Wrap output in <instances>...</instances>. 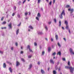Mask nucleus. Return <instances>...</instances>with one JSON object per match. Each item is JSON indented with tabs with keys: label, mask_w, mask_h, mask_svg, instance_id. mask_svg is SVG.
Listing matches in <instances>:
<instances>
[{
	"label": "nucleus",
	"mask_w": 74,
	"mask_h": 74,
	"mask_svg": "<svg viewBox=\"0 0 74 74\" xmlns=\"http://www.w3.org/2000/svg\"><path fill=\"white\" fill-rule=\"evenodd\" d=\"M28 32H30V29H28Z\"/></svg>",
	"instance_id": "nucleus-61"
},
{
	"label": "nucleus",
	"mask_w": 74,
	"mask_h": 74,
	"mask_svg": "<svg viewBox=\"0 0 74 74\" xmlns=\"http://www.w3.org/2000/svg\"><path fill=\"white\" fill-rule=\"evenodd\" d=\"M51 4H52V2H50L49 3V5H51Z\"/></svg>",
	"instance_id": "nucleus-45"
},
{
	"label": "nucleus",
	"mask_w": 74,
	"mask_h": 74,
	"mask_svg": "<svg viewBox=\"0 0 74 74\" xmlns=\"http://www.w3.org/2000/svg\"><path fill=\"white\" fill-rule=\"evenodd\" d=\"M32 56V55H29L28 57V58H31Z\"/></svg>",
	"instance_id": "nucleus-22"
},
{
	"label": "nucleus",
	"mask_w": 74,
	"mask_h": 74,
	"mask_svg": "<svg viewBox=\"0 0 74 74\" xmlns=\"http://www.w3.org/2000/svg\"><path fill=\"white\" fill-rule=\"evenodd\" d=\"M41 72L42 74H44V73H45V72H44L42 69L41 70Z\"/></svg>",
	"instance_id": "nucleus-12"
},
{
	"label": "nucleus",
	"mask_w": 74,
	"mask_h": 74,
	"mask_svg": "<svg viewBox=\"0 0 74 74\" xmlns=\"http://www.w3.org/2000/svg\"><path fill=\"white\" fill-rule=\"evenodd\" d=\"M36 19H37V20H38V21H39V19L38 18V17H36Z\"/></svg>",
	"instance_id": "nucleus-32"
},
{
	"label": "nucleus",
	"mask_w": 74,
	"mask_h": 74,
	"mask_svg": "<svg viewBox=\"0 0 74 74\" xmlns=\"http://www.w3.org/2000/svg\"><path fill=\"white\" fill-rule=\"evenodd\" d=\"M21 1H19L18 2V4H19V5H20V4H21Z\"/></svg>",
	"instance_id": "nucleus-36"
},
{
	"label": "nucleus",
	"mask_w": 74,
	"mask_h": 74,
	"mask_svg": "<svg viewBox=\"0 0 74 74\" xmlns=\"http://www.w3.org/2000/svg\"><path fill=\"white\" fill-rule=\"evenodd\" d=\"M62 29H63V30H64V28L63 27H62Z\"/></svg>",
	"instance_id": "nucleus-53"
},
{
	"label": "nucleus",
	"mask_w": 74,
	"mask_h": 74,
	"mask_svg": "<svg viewBox=\"0 0 74 74\" xmlns=\"http://www.w3.org/2000/svg\"><path fill=\"white\" fill-rule=\"evenodd\" d=\"M11 50H13V47H12L11 48Z\"/></svg>",
	"instance_id": "nucleus-52"
},
{
	"label": "nucleus",
	"mask_w": 74,
	"mask_h": 74,
	"mask_svg": "<svg viewBox=\"0 0 74 74\" xmlns=\"http://www.w3.org/2000/svg\"><path fill=\"white\" fill-rule=\"evenodd\" d=\"M69 33H70V29H69Z\"/></svg>",
	"instance_id": "nucleus-58"
},
{
	"label": "nucleus",
	"mask_w": 74,
	"mask_h": 74,
	"mask_svg": "<svg viewBox=\"0 0 74 74\" xmlns=\"http://www.w3.org/2000/svg\"><path fill=\"white\" fill-rule=\"evenodd\" d=\"M38 34H42V32H39L38 33Z\"/></svg>",
	"instance_id": "nucleus-26"
},
{
	"label": "nucleus",
	"mask_w": 74,
	"mask_h": 74,
	"mask_svg": "<svg viewBox=\"0 0 74 74\" xmlns=\"http://www.w3.org/2000/svg\"><path fill=\"white\" fill-rule=\"evenodd\" d=\"M45 29H46V30H48V28H47V26H45Z\"/></svg>",
	"instance_id": "nucleus-39"
},
{
	"label": "nucleus",
	"mask_w": 74,
	"mask_h": 74,
	"mask_svg": "<svg viewBox=\"0 0 74 74\" xmlns=\"http://www.w3.org/2000/svg\"><path fill=\"white\" fill-rule=\"evenodd\" d=\"M4 18V17H2L1 18V21H3V20Z\"/></svg>",
	"instance_id": "nucleus-33"
},
{
	"label": "nucleus",
	"mask_w": 74,
	"mask_h": 74,
	"mask_svg": "<svg viewBox=\"0 0 74 74\" xmlns=\"http://www.w3.org/2000/svg\"><path fill=\"white\" fill-rule=\"evenodd\" d=\"M55 0H53V3L54 4L55 3Z\"/></svg>",
	"instance_id": "nucleus-49"
},
{
	"label": "nucleus",
	"mask_w": 74,
	"mask_h": 74,
	"mask_svg": "<svg viewBox=\"0 0 74 74\" xmlns=\"http://www.w3.org/2000/svg\"><path fill=\"white\" fill-rule=\"evenodd\" d=\"M37 16L38 17H40V13H38L37 15Z\"/></svg>",
	"instance_id": "nucleus-24"
},
{
	"label": "nucleus",
	"mask_w": 74,
	"mask_h": 74,
	"mask_svg": "<svg viewBox=\"0 0 74 74\" xmlns=\"http://www.w3.org/2000/svg\"><path fill=\"white\" fill-rule=\"evenodd\" d=\"M40 64V62H38V64Z\"/></svg>",
	"instance_id": "nucleus-51"
},
{
	"label": "nucleus",
	"mask_w": 74,
	"mask_h": 74,
	"mask_svg": "<svg viewBox=\"0 0 74 74\" xmlns=\"http://www.w3.org/2000/svg\"><path fill=\"white\" fill-rule=\"evenodd\" d=\"M62 60L63 61H65L66 60V59L64 58H62Z\"/></svg>",
	"instance_id": "nucleus-30"
},
{
	"label": "nucleus",
	"mask_w": 74,
	"mask_h": 74,
	"mask_svg": "<svg viewBox=\"0 0 74 74\" xmlns=\"http://www.w3.org/2000/svg\"><path fill=\"white\" fill-rule=\"evenodd\" d=\"M45 39L46 40H47V41L48 40V39H47V38H46Z\"/></svg>",
	"instance_id": "nucleus-60"
},
{
	"label": "nucleus",
	"mask_w": 74,
	"mask_h": 74,
	"mask_svg": "<svg viewBox=\"0 0 74 74\" xmlns=\"http://www.w3.org/2000/svg\"><path fill=\"white\" fill-rule=\"evenodd\" d=\"M0 53L2 54V53H3V52L1 51H0Z\"/></svg>",
	"instance_id": "nucleus-40"
},
{
	"label": "nucleus",
	"mask_w": 74,
	"mask_h": 74,
	"mask_svg": "<svg viewBox=\"0 0 74 74\" xmlns=\"http://www.w3.org/2000/svg\"><path fill=\"white\" fill-rule=\"evenodd\" d=\"M32 67V64H30L29 65V69H30Z\"/></svg>",
	"instance_id": "nucleus-11"
},
{
	"label": "nucleus",
	"mask_w": 74,
	"mask_h": 74,
	"mask_svg": "<svg viewBox=\"0 0 74 74\" xmlns=\"http://www.w3.org/2000/svg\"><path fill=\"white\" fill-rule=\"evenodd\" d=\"M21 60L23 61V62H25V60H24V59L23 58H21Z\"/></svg>",
	"instance_id": "nucleus-37"
},
{
	"label": "nucleus",
	"mask_w": 74,
	"mask_h": 74,
	"mask_svg": "<svg viewBox=\"0 0 74 74\" xmlns=\"http://www.w3.org/2000/svg\"><path fill=\"white\" fill-rule=\"evenodd\" d=\"M44 53H45L44 51L42 52V55H44Z\"/></svg>",
	"instance_id": "nucleus-47"
},
{
	"label": "nucleus",
	"mask_w": 74,
	"mask_h": 74,
	"mask_svg": "<svg viewBox=\"0 0 74 74\" xmlns=\"http://www.w3.org/2000/svg\"><path fill=\"white\" fill-rule=\"evenodd\" d=\"M51 41H53V39L51 38Z\"/></svg>",
	"instance_id": "nucleus-54"
},
{
	"label": "nucleus",
	"mask_w": 74,
	"mask_h": 74,
	"mask_svg": "<svg viewBox=\"0 0 74 74\" xmlns=\"http://www.w3.org/2000/svg\"><path fill=\"white\" fill-rule=\"evenodd\" d=\"M51 50V47H49L48 49V51L49 52H50Z\"/></svg>",
	"instance_id": "nucleus-14"
},
{
	"label": "nucleus",
	"mask_w": 74,
	"mask_h": 74,
	"mask_svg": "<svg viewBox=\"0 0 74 74\" xmlns=\"http://www.w3.org/2000/svg\"><path fill=\"white\" fill-rule=\"evenodd\" d=\"M29 15H30V14H31V13H30V12H29Z\"/></svg>",
	"instance_id": "nucleus-55"
},
{
	"label": "nucleus",
	"mask_w": 74,
	"mask_h": 74,
	"mask_svg": "<svg viewBox=\"0 0 74 74\" xmlns=\"http://www.w3.org/2000/svg\"><path fill=\"white\" fill-rule=\"evenodd\" d=\"M64 23L66 25H68V22H67V21H65Z\"/></svg>",
	"instance_id": "nucleus-7"
},
{
	"label": "nucleus",
	"mask_w": 74,
	"mask_h": 74,
	"mask_svg": "<svg viewBox=\"0 0 74 74\" xmlns=\"http://www.w3.org/2000/svg\"><path fill=\"white\" fill-rule=\"evenodd\" d=\"M3 68H5L6 67V64L5 63H3Z\"/></svg>",
	"instance_id": "nucleus-6"
},
{
	"label": "nucleus",
	"mask_w": 74,
	"mask_h": 74,
	"mask_svg": "<svg viewBox=\"0 0 74 74\" xmlns=\"http://www.w3.org/2000/svg\"><path fill=\"white\" fill-rule=\"evenodd\" d=\"M19 65V63L18 61H17L16 62V66H18Z\"/></svg>",
	"instance_id": "nucleus-8"
},
{
	"label": "nucleus",
	"mask_w": 74,
	"mask_h": 74,
	"mask_svg": "<svg viewBox=\"0 0 74 74\" xmlns=\"http://www.w3.org/2000/svg\"><path fill=\"white\" fill-rule=\"evenodd\" d=\"M55 55H56V53L55 52H54L52 54V55H53V56H55Z\"/></svg>",
	"instance_id": "nucleus-27"
},
{
	"label": "nucleus",
	"mask_w": 74,
	"mask_h": 74,
	"mask_svg": "<svg viewBox=\"0 0 74 74\" xmlns=\"http://www.w3.org/2000/svg\"><path fill=\"white\" fill-rule=\"evenodd\" d=\"M1 29H6V27H1Z\"/></svg>",
	"instance_id": "nucleus-41"
},
{
	"label": "nucleus",
	"mask_w": 74,
	"mask_h": 74,
	"mask_svg": "<svg viewBox=\"0 0 74 74\" xmlns=\"http://www.w3.org/2000/svg\"><path fill=\"white\" fill-rule=\"evenodd\" d=\"M66 29H69V26H68V25H66Z\"/></svg>",
	"instance_id": "nucleus-25"
},
{
	"label": "nucleus",
	"mask_w": 74,
	"mask_h": 74,
	"mask_svg": "<svg viewBox=\"0 0 74 74\" xmlns=\"http://www.w3.org/2000/svg\"><path fill=\"white\" fill-rule=\"evenodd\" d=\"M66 8H69V7H70V5H67L66 6Z\"/></svg>",
	"instance_id": "nucleus-28"
},
{
	"label": "nucleus",
	"mask_w": 74,
	"mask_h": 74,
	"mask_svg": "<svg viewBox=\"0 0 74 74\" xmlns=\"http://www.w3.org/2000/svg\"><path fill=\"white\" fill-rule=\"evenodd\" d=\"M7 63H8L9 64H11V63L10 62H7Z\"/></svg>",
	"instance_id": "nucleus-38"
},
{
	"label": "nucleus",
	"mask_w": 74,
	"mask_h": 74,
	"mask_svg": "<svg viewBox=\"0 0 74 74\" xmlns=\"http://www.w3.org/2000/svg\"><path fill=\"white\" fill-rule=\"evenodd\" d=\"M57 55H61V52H60V51L58 52L57 53Z\"/></svg>",
	"instance_id": "nucleus-16"
},
{
	"label": "nucleus",
	"mask_w": 74,
	"mask_h": 74,
	"mask_svg": "<svg viewBox=\"0 0 74 74\" xmlns=\"http://www.w3.org/2000/svg\"><path fill=\"white\" fill-rule=\"evenodd\" d=\"M59 26H61V21H60V20L59 21Z\"/></svg>",
	"instance_id": "nucleus-17"
},
{
	"label": "nucleus",
	"mask_w": 74,
	"mask_h": 74,
	"mask_svg": "<svg viewBox=\"0 0 74 74\" xmlns=\"http://www.w3.org/2000/svg\"><path fill=\"white\" fill-rule=\"evenodd\" d=\"M54 21L55 22V23H56V19H54Z\"/></svg>",
	"instance_id": "nucleus-31"
},
{
	"label": "nucleus",
	"mask_w": 74,
	"mask_h": 74,
	"mask_svg": "<svg viewBox=\"0 0 74 74\" xmlns=\"http://www.w3.org/2000/svg\"><path fill=\"white\" fill-rule=\"evenodd\" d=\"M63 14L64 15H65V13H64V10H63L62 14H61V16H60V18L62 19L63 18V16H62V15Z\"/></svg>",
	"instance_id": "nucleus-2"
},
{
	"label": "nucleus",
	"mask_w": 74,
	"mask_h": 74,
	"mask_svg": "<svg viewBox=\"0 0 74 74\" xmlns=\"http://www.w3.org/2000/svg\"><path fill=\"white\" fill-rule=\"evenodd\" d=\"M68 11H70L71 12V13L73 12L74 10L73 9H69Z\"/></svg>",
	"instance_id": "nucleus-4"
},
{
	"label": "nucleus",
	"mask_w": 74,
	"mask_h": 74,
	"mask_svg": "<svg viewBox=\"0 0 74 74\" xmlns=\"http://www.w3.org/2000/svg\"><path fill=\"white\" fill-rule=\"evenodd\" d=\"M50 63H53V64H54V62L53 61V60H50Z\"/></svg>",
	"instance_id": "nucleus-9"
},
{
	"label": "nucleus",
	"mask_w": 74,
	"mask_h": 74,
	"mask_svg": "<svg viewBox=\"0 0 74 74\" xmlns=\"http://www.w3.org/2000/svg\"><path fill=\"white\" fill-rule=\"evenodd\" d=\"M9 70L10 71V73H12V69L11 68H9Z\"/></svg>",
	"instance_id": "nucleus-10"
},
{
	"label": "nucleus",
	"mask_w": 74,
	"mask_h": 74,
	"mask_svg": "<svg viewBox=\"0 0 74 74\" xmlns=\"http://www.w3.org/2000/svg\"><path fill=\"white\" fill-rule=\"evenodd\" d=\"M34 45L35 46H36V45H37V43H36V42H35L34 43Z\"/></svg>",
	"instance_id": "nucleus-42"
},
{
	"label": "nucleus",
	"mask_w": 74,
	"mask_h": 74,
	"mask_svg": "<svg viewBox=\"0 0 74 74\" xmlns=\"http://www.w3.org/2000/svg\"><path fill=\"white\" fill-rule=\"evenodd\" d=\"M15 45L16 46H18V43H17V42H16L15 43Z\"/></svg>",
	"instance_id": "nucleus-46"
},
{
	"label": "nucleus",
	"mask_w": 74,
	"mask_h": 74,
	"mask_svg": "<svg viewBox=\"0 0 74 74\" xmlns=\"http://www.w3.org/2000/svg\"><path fill=\"white\" fill-rule=\"evenodd\" d=\"M64 40H65V41H66V39L64 38Z\"/></svg>",
	"instance_id": "nucleus-57"
},
{
	"label": "nucleus",
	"mask_w": 74,
	"mask_h": 74,
	"mask_svg": "<svg viewBox=\"0 0 74 74\" xmlns=\"http://www.w3.org/2000/svg\"><path fill=\"white\" fill-rule=\"evenodd\" d=\"M21 23H20L19 25H18V26H21Z\"/></svg>",
	"instance_id": "nucleus-43"
},
{
	"label": "nucleus",
	"mask_w": 74,
	"mask_h": 74,
	"mask_svg": "<svg viewBox=\"0 0 74 74\" xmlns=\"http://www.w3.org/2000/svg\"><path fill=\"white\" fill-rule=\"evenodd\" d=\"M29 28L30 29H33V28L32 26H29Z\"/></svg>",
	"instance_id": "nucleus-13"
},
{
	"label": "nucleus",
	"mask_w": 74,
	"mask_h": 74,
	"mask_svg": "<svg viewBox=\"0 0 74 74\" xmlns=\"http://www.w3.org/2000/svg\"><path fill=\"white\" fill-rule=\"evenodd\" d=\"M68 66H70V62L69 61L68 62Z\"/></svg>",
	"instance_id": "nucleus-21"
},
{
	"label": "nucleus",
	"mask_w": 74,
	"mask_h": 74,
	"mask_svg": "<svg viewBox=\"0 0 74 74\" xmlns=\"http://www.w3.org/2000/svg\"><path fill=\"white\" fill-rule=\"evenodd\" d=\"M17 16H18V18H19V17H20V16H19V15H17Z\"/></svg>",
	"instance_id": "nucleus-56"
},
{
	"label": "nucleus",
	"mask_w": 74,
	"mask_h": 74,
	"mask_svg": "<svg viewBox=\"0 0 74 74\" xmlns=\"http://www.w3.org/2000/svg\"><path fill=\"white\" fill-rule=\"evenodd\" d=\"M41 1V0H38V3H40Z\"/></svg>",
	"instance_id": "nucleus-35"
},
{
	"label": "nucleus",
	"mask_w": 74,
	"mask_h": 74,
	"mask_svg": "<svg viewBox=\"0 0 74 74\" xmlns=\"http://www.w3.org/2000/svg\"><path fill=\"white\" fill-rule=\"evenodd\" d=\"M26 0H25L23 2V4H24L26 2Z\"/></svg>",
	"instance_id": "nucleus-34"
},
{
	"label": "nucleus",
	"mask_w": 74,
	"mask_h": 74,
	"mask_svg": "<svg viewBox=\"0 0 74 74\" xmlns=\"http://www.w3.org/2000/svg\"><path fill=\"white\" fill-rule=\"evenodd\" d=\"M23 53V51H21V54H22V53Z\"/></svg>",
	"instance_id": "nucleus-44"
},
{
	"label": "nucleus",
	"mask_w": 74,
	"mask_h": 74,
	"mask_svg": "<svg viewBox=\"0 0 74 74\" xmlns=\"http://www.w3.org/2000/svg\"><path fill=\"white\" fill-rule=\"evenodd\" d=\"M58 44L60 48L61 47V45H60V44L59 43H58Z\"/></svg>",
	"instance_id": "nucleus-18"
},
{
	"label": "nucleus",
	"mask_w": 74,
	"mask_h": 74,
	"mask_svg": "<svg viewBox=\"0 0 74 74\" xmlns=\"http://www.w3.org/2000/svg\"><path fill=\"white\" fill-rule=\"evenodd\" d=\"M6 23V22L5 21H4L3 22V23H2V25H4Z\"/></svg>",
	"instance_id": "nucleus-23"
},
{
	"label": "nucleus",
	"mask_w": 74,
	"mask_h": 74,
	"mask_svg": "<svg viewBox=\"0 0 74 74\" xmlns=\"http://www.w3.org/2000/svg\"><path fill=\"white\" fill-rule=\"evenodd\" d=\"M48 71H49V68H48Z\"/></svg>",
	"instance_id": "nucleus-59"
},
{
	"label": "nucleus",
	"mask_w": 74,
	"mask_h": 74,
	"mask_svg": "<svg viewBox=\"0 0 74 74\" xmlns=\"http://www.w3.org/2000/svg\"><path fill=\"white\" fill-rule=\"evenodd\" d=\"M11 23H10V24L8 25V26L9 27V29H11Z\"/></svg>",
	"instance_id": "nucleus-5"
},
{
	"label": "nucleus",
	"mask_w": 74,
	"mask_h": 74,
	"mask_svg": "<svg viewBox=\"0 0 74 74\" xmlns=\"http://www.w3.org/2000/svg\"><path fill=\"white\" fill-rule=\"evenodd\" d=\"M27 49H29L30 52H33V51L32 50V49L30 48V46L29 45H28L27 46Z\"/></svg>",
	"instance_id": "nucleus-3"
},
{
	"label": "nucleus",
	"mask_w": 74,
	"mask_h": 74,
	"mask_svg": "<svg viewBox=\"0 0 74 74\" xmlns=\"http://www.w3.org/2000/svg\"><path fill=\"white\" fill-rule=\"evenodd\" d=\"M14 15H15V13H13V14H12V16H14Z\"/></svg>",
	"instance_id": "nucleus-48"
},
{
	"label": "nucleus",
	"mask_w": 74,
	"mask_h": 74,
	"mask_svg": "<svg viewBox=\"0 0 74 74\" xmlns=\"http://www.w3.org/2000/svg\"><path fill=\"white\" fill-rule=\"evenodd\" d=\"M19 33V29H18L16 31V34H18Z\"/></svg>",
	"instance_id": "nucleus-20"
},
{
	"label": "nucleus",
	"mask_w": 74,
	"mask_h": 74,
	"mask_svg": "<svg viewBox=\"0 0 74 74\" xmlns=\"http://www.w3.org/2000/svg\"><path fill=\"white\" fill-rule=\"evenodd\" d=\"M56 39L57 40H58V36L57 35H56Z\"/></svg>",
	"instance_id": "nucleus-15"
},
{
	"label": "nucleus",
	"mask_w": 74,
	"mask_h": 74,
	"mask_svg": "<svg viewBox=\"0 0 74 74\" xmlns=\"http://www.w3.org/2000/svg\"><path fill=\"white\" fill-rule=\"evenodd\" d=\"M51 22H49V25H50V24H51Z\"/></svg>",
	"instance_id": "nucleus-50"
},
{
	"label": "nucleus",
	"mask_w": 74,
	"mask_h": 74,
	"mask_svg": "<svg viewBox=\"0 0 74 74\" xmlns=\"http://www.w3.org/2000/svg\"><path fill=\"white\" fill-rule=\"evenodd\" d=\"M28 14V13H27V12H26L25 13V15H27Z\"/></svg>",
	"instance_id": "nucleus-29"
},
{
	"label": "nucleus",
	"mask_w": 74,
	"mask_h": 74,
	"mask_svg": "<svg viewBox=\"0 0 74 74\" xmlns=\"http://www.w3.org/2000/svg\"><path fill=\"white\" fill-rule=\"evenodd\" d=\"M10 20H8V22H10Z\"/></svg>",
	"instance_id": "nucleus-62"
},
{
	"label": "nucleus",
	"mask_w": 74,
	"mask_h": 74,
	"mask_svg": "<svg viewBox=\"0 0 74 74\" xmlns=\"http://www.w3.org/2000/svg\"><path fill=\"white\" fill-rule=\"evenodd\" d=\"M21 49H22V47H21Z\"/></svg>",
	"instance_id": "nucleus-64"
},
{
	"label": "nucleus",
	"mask_w": 74,
	"mask_h": 74,
	"mask_svg": "<svg viewBox=\"0 0 74 74\" xmlns=\"http://www.w3.org/2000/svg\"><path fill=\"white\" fill-rule=\"evenodd\" d=\"M65 68L66 69H69L71 73H73V71H74V68L71 66H66L65 67Z\"/></svg>",
	"instance_id": "nucleus-1"
},
{
	"label": "nucleus",
	"mask_w": 74,
	"mask_h": 74,
	"mask_svg": "<svg viewBox=\"0 0 74 74\" xmlns=\"http://www.w3.org/2000/svg\"><path fill=\"white\" fill-rule=\"evenodd\" d=\"M53 74H56V72L55 71H53Z\"/></svg>",
	"instance_id": "nucleus-19"
},
{
	"label": "nucleus",
	"mask_w": 74,
	"mask_h": 74,
	"mask_svg": "<svg viewBox=\"0 0 74 74\" xmlns=\"http://www.w3.org/2000/svg\"><path fill=\"white\" fill-rule=\"evenodd\" d=\"M46 1H47V2H48V0H46Z\"/></svg>",
	"instance_id": "nucleus-63"
}]
</instances>
